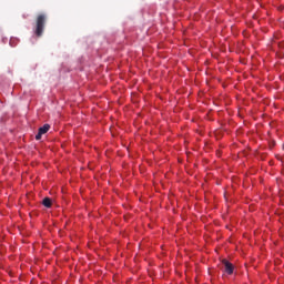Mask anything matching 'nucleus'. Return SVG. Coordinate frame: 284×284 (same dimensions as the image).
<instances>
[{
  "mask_svg": "<svg viewBox=\"0 0 284 284\" xmlns=\"http://www.w3.org/2000/svg\"><path fill=\"white\" fill-rule=\"evenodd\" d=\"M45 22H47V16L44 13L39 14L36 21V30H34V33L38 38H41L43 36Z\"/></svg>",
  "mask_w": 284,
  "mask_h": 284,
  "instance_id": "obj_1",
  "label": "nucleus"
},
{
  "mask_svg": "<svg viewBox=\"0 0 284 284\" xmlns=\"http://www.w3.org/2000/svg\"><path fill=\"white\" fill-rule=\"evenodd\" d=\"M222 265L224 266V272L227 275H232L234 273V266L229 262V260H222Z\"/></svg>",
  "mask_w": 284,
  "mask_h": 284,
  "instance_id": "obj_2",
  "label": "nucleus"
},
{
  "mask_svg": "<svg viewBox=\"0 0 284 284\" xmlns=\"http://www.w3.org/2000/svg\"><path fill=\"white\" fill-rule=\"evenodd\" d=\"M49 131H50V124L47 123V124H44L43 126H41L39 129V132H38V134L36 136V140L40 141L42 135L47 134Z\"/></svg>",
  "mask_w": 284,
  "mask_h": 284,
  "instance_id": "obj_3",
  "label": "nucleus"
},
{
  "mask_svg": "<svg viewBox=\"0 0 284 284\" xmlns=\"http://www.w3.org/2000/svg\"><path fill=\"white\" fill-rule=\"evenodd\" d=\"M42 204H43L44 207L50 209L51 205H52V201L49 196H47V197L43 199Z\"/></svg>",
  "mask_w": 284,
  "mask_h": 284,
  "instance_id": "obj_4",
  "label": "nucleus"
}]
</instances>
